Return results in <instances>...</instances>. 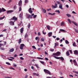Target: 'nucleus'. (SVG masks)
I'll use <instances>...</instances> for the list:
<instances>
[{
	"instance_id": "obj_18",
	"label": "nucleus",
	"mask_w": 78,
	"mask_h": 78,
	"mask_svg": "<svg viewBox=\"0 0 78 78\" xmlns=\"http://www.w3.org/2000/svg\"><path fill=\"white\" fill-rule=\"evenodd\" d=\"M48 37H51V35H52V32H49L48 34Z\"/></svg>"
},
{
	"instance_id": "obj_20",
	"label": "nucleus",
	"mask_w": 78,
	"mask_h": 78,
	"mask_svg": "<svg viewBox=\"0 0 78 78\" xmlns=\"http://www.w3.org/2000/svg\"><path fill=\"white\" fill-rule=\"evenodd\" d=\"M23 28H22L20 29V33H23Z\"/></svg>"
},
{
	"instance_id": "obj_14",
	"label": "nucleus",
	"mask_w": 78,
	"mask_h": 78,
	"mask_svg": "<svg viewBox=\"0 0 78 78\" xmlns=\"http://www.w3.org/2000/svg\"><path fill=\"white\" fill-rule=\"evenodd\" d=\"M14 49L13 48H12L9 50V51L10 52H13V51H14Z\"/></svg>"
},
{
	"instance_id": "obj_53",
	"label": "nucleus",
	"mask_w": 78,
	"mask_h": 78,
	"mask_svg": "<svg viewBox=\"0 0 78 78\" xmlns=\"http://www.w3.org/2000/svg\"><path fill=\"white\" fill-rule=\"evenodd\" d=\"M55 12H58V13H60V12L58 10H56Z\"/></svg>"
},
{
	"instance_id": "obj_21",
	"label": "nucleus",
	"mask_w": 78,
	"mask_h": 78,
	"mask_svg": "<svg viewBox=\"0 0 78 78\" xmlns=\"http://www.w3.org/2000/svg\"><path fill=\"white\" fill-rule=\"evenodd\" d=\"M40 62L41 64H43L44 65L45 64V63H44V62L41 61H40Z\"/></svg>"
},
{
	"instance_id": "obj_49",
	"label": "nucleus",
	"mask_w": 78,
	"mask_h": 78,
	"mask_svg": "<svg viewBox=\"0 0 78 78\" xmlns=\"http://www.w3.org/2000/svg\"><path fill=\"white\" fill-rule=\"evenodd\" d=\"M56 3L58 4H60V2H59L58 1H56Z\"/></svg>"
},
{
	"instance_id": "obj_8",
	"label": "nucleus",
	"mask_w": 78,
	"mask_h": 78,
	"mask_svg": "<svg viewBox=\"0 0 78 78\" xmlns=\"http://www.w3.org/2000/svg\"><path fill=\"white\" fill-rule=\"evenodd\" d=\"M10 20H15V21H16L17 20V18L16 17V16H14L12 17V18Z\"/></svg>"
},
{
	"instance_id": "obj_61",
	"label": "nucleus",
	"mask_w": 78,
	"mask_h": 78,
	"mask_svg": "<svg viewBox=\"0 0 78 78\" xmlns=\"http://www.w3.org/2000/svg\"><path fill=\"white\" fill-rule=\"evenodd\" d=\"M41 33L40 32L38 33V36H40L41 35Z\"/></svg>"
},
{
	"instance_id": "obj_54",
	"label": "nucleus",
	"mask_w": 78,
	"mask_h": 78,
	"mask_svg": "<svg viewBox=\"0 0 78 78\" xmlns=\"http://www.w3.org/2000/svg\"><path fill=\"white\" fill-rule=\"evenodd\" d=\"M42 33H43V34H46V32H44V31H42Z\"/></svg>"
},
{
	"instance_id": "obj_63",
	"label": "nucleus",
	"mask_w": 78,
	"mask_h": 78,
	"mask_svg": "<svg viewBox=\"0 0 78 78\" xmlns=\"http://www.w3.org/2000/svg\"><path fill=\"white\" fill-rule=\"evenodd\" d=\"M51 10V8L49 9H47V10L48 11H49V10Z\"/></svg>"
},
{
	"instance_id": "obj_37",
	"label": "nucleus",
	"mask_w": 78,
	"mask_h": 78,
	"mask_svg": "<svg viewBox=\"0 0 78 78\" xmlns=\"http://www.w3.org/2000/svg\"><path fill=\"white\" fill-rule=\"evenodd\" d=\"M68 22H69V23H70L71 24V20H70L69 19H68Z\"/></svg>"
},
{
	"instance_id": "obj_34",
	"label": "nucleus",
	"mask_w": 78,
	"mask_h": 78,
	"mask_svg": "<svg viewBox=\"0 0 78 78\" xmlns=\"http://www.w3.org/2000/svg\"><path fill=\"white\" fill-rule=\"evenodd\" d=\"M73 45L74 47H76V44L75 42H74L73 43Z\"/></svg>"
},
{
	"instance_id": "obj_23",
	"label": "nucleus",
	"mask_w": 78,
	"mask_h": 78,
	"mask_svg": "<svg viewBox=\"0 0 78 78\" xmlns=\"http://www.w3.org/2000/svg\"><path fill=\"white\" fill-rule=\"evenodd\" d=\"M28 37V35L27 33H26L24 36V37L25 38H27V37Z\"/></svg>"
},
{
	"instance_id": "obj_11",
	"label": "nucleus",
	"mask_w": 78,
	"mask_h": 78,
	"mask_svg": "<svg viewBox=\"0 0 78 78\" xmlns=\"http://www.w3.org/2000/svg\"><path fill=\"white\" fill-rule=\"evenodd\" d=\"M14 12V11L13 10H8L7 13V14H9V13H11L12 12Z\"/></svg>"
},
{
	"instance_id": "obj_52",
	"label": "nucleus",
	"mask_w": 78,
	"mask_h": 78,
	"mask_svg": "<svg viewBox=\"0 0 78 78\" xmlns=\"http://www.w3.org/2000/svg\"><path fill=\"white\" fill-rule=\"evenodd\" d=\"M2 10L1 8L0 9V13L2 12Z\"/></svg>"
},
{
	"instance_id": "obj_5",
	"label": "nucleus",
	"mask_w": 78,
	"mask_h": 78,
	"mask_svg": "<svg viewBox=\"0 0 78 78\" xmlns=\"http://www.w3.org/2000/svg\"><path fill=\"white\" fill-rule=\"evenodd\" d=\"M24 45V44H21L20 45V48L21 50H23V49Z\"/></svg>"
},
{
	"instance_id": "obj_29",
	"label": "nucleus",
	"mask_w": 78,
	"mask_h": 78,
	"mask_svg": "<svg viewBox=\"0 0 78 78\" xmlns=\"http://www.w3.org/2000/svg\"><path fill=\"white\" fill-rule=\"evenodd\" d=\"M12 0H9L8 2V4H9V3H10L12 2Z\"/></svg>"
},
{
	"instance_id": "obj_48",
	"label": "nucleus",
	"mask_w": 78,
	"mask_h": 78,
	"mask_svg": "<svg viewBox=\"0 0 78 78\" xmlns=\"http://www.w3.org/2000/svg\"><path fill=\"white\" fill-rule=\"evenodd\" d=\"M7 31V29H4L3 30L2 32H4V31Z\"/></svg>"
},
{
	"instance_id": "obj_36",
	"label": "nucleus",
	"mask_w": 78,
	"mask_h": 78,
	"mask_svg": "<svg viewBox=\"0 0 78 78\" xmlns=\"http://www.w3.org/2000/svg\"><path fill=\"white\" fill-rule=\"evenodd\" d=\"M2 11L3 12H5L6 11V10L4 8H2Z\"/></svg>"
},
{
	"instance_id": "obj_28",
	"label": "nucleus",
	"mask_w": 78,
	"mask_h": 78,
	"mask_svg": "<svg viewBox=\"0 0 78 78\" xmlns=\"http://www.w3.org/2000/svg\"><path fill=\"white\" fill-rule=\"evenodd\" d=\"M47 29L48 30H50V27L49 25H48L47 26Z\"/></svg>"
},
{
	"instance_id": "obj_43",
	"label": "nucleus",
	"mask_w": 78,
	"mask_h": 78,
	"mask_svg": "<svg viewBox=\"0 0 78 78\" xmlns=\"http://www.w3.org/2000/svg\"><path fill=\"white\" fill-rule=\"evenodd\" d=\"M20 60H24V58H23L22 57H20Z\"/></svg>"
},
{
	"instance_id": "obj_26",
	"label": "nucleus",
	"mask_w": 78,
	"mask_h": 78,
	"mask_svg": "<svg viewBox=\"0 0 78 78\" xmlns=\"http://www.w3.org/2000/svg\"><path fill=\"white\" fill-rule=\"evenodd\" d=\"M65 42L66 44H68L69 43V42L67 40H65Z\"/></svg>"
},
{
	"instance_id": "obj_51",
	"label": "nucleus",
	"mask_w": 78,
	"mask_h": 78,
	"mask_svg": "<svg viewBox=\"0 0 78 78\" xmlns=\"http://www.w3.org/2000/svg\"><path fill=\"white\" fill-rule=\"evenodd\" d=\"M41 41H42L43 42H44V39L43 38H41Z\"/></svg>"
},
{
	"instance_id": "obj_64",
	"label": "nucleus",
	"mask_w": 78,
	"mask_h": 78,
	"mask_svg": "<svg viewBox=\"0 0 78 78\" xmlns=\"http://www.w3.org/2000/svg\"><path fill=\"white\" fill-rule=\"evenodd\" d=\"M72 13H73L74 14H76V12H75L74 11H73L72 12Z\"/></svg>"
},
{
	"instance_id": "obj_12",
	"label": "nucleus",
	"mask_w": 78,
	"mask_h": 78,
	"mask_svg": "<svg viewBox=\"0 0 78 78\" xmlns=\"http://www.w3.org/2000/svg\"><path fill=\"white\" fill-rule=\"evenodd\" d=\"M29 12L31 14H32L33 12V11L32 10L31 8H30L29 9Z\"/></svg>"
},
{
	"instance_id": "obj_47",
	"label": "nucleus",
	"mask_w": 78,
	"mask_h": 78,
	"mask_svg": "<svg viewBox=\"0 0 78 78\" xmlns=\"http://www.w3.org/2000/svg\"><path fill=\"white\" fill-rule=\"evenodd\" d=\"M14 65L13 66L15 67H17V65L13 64Z\"/></svg>"
},
{
	"instance_id": "obj_60",
	"label": "nucleus",
	"mask_w": 78,
	"mask_h": 78,
	"mask_svg": "<svg viewBox=\"0 0 78 78\" xmlns=\"http://www.w3.org/2000/svg\"><path fill=\"white\" fill-rule=\"evenodd\" d=\"M56 40H57V41H58L59 40H60V39L59 38H58L57 37L56 39Z\"/></svg>"
},
{
	"instance_id": "obj_3",
	"label": "nucleus",
	"mask_w": 78,
	"mask_h": 78,
	"mask_svg": "<svg viewBox=\"0 0 78 78\" xmlns=\"http://www.w3.org/2000/svg\"><path fill=\"white\" fill-rule=\"evenodd\" d=\"M44 72L48 74L49 75H51V72H49L48 70H47L46 69H44Z\"/></svg>"
},
{
	"instance_id": "obj_45",
	"label": "nucleus",
	"mask_w": 78,
	"mask_h": 78,
	"mask_svg": "<svg viewBox=\"0 0 78 78\" xmlns=\"http://www.w3.org/2000/svg\"><path fill=\"white\" fill-rule=\"evenodd\" d=\"M43 10L44 12L45 13L46 12V10L45 9H42Z\"/></svg>"
},
{
	"instance_id": "obj_44",
	"label": "nucleus",
	"mask_w": 78,
	"mask_h": 78,
	"mask_svg": "<svg viewBox=\"0 0 78 78\" xmlns=\"http://www.w3.org/2000/svg\"><path fill=\"white\" fill-rule=\"evenodd\" d=\"M48 14L49 15H54L55 14V13H53V14H51L50 13H49Z\"/></svg>"
},
{
	"instance_id": "obj_38",
	"label": "nucleus",
	"mask_w": 78,
	"mask_h": 78,
	"mask_svg": "<svg viewBox=\"0 0 78 78\" xmlns=\"http://www.w3.org/2000/svg\"><path fill=\"white\" fill-rule=\"evenodd\" d=\"M60 31H62L63 32H65V31L63 29H60Z\"/></svg>"
},
{
	"instance_id": "obj_59",
	"label": "nucleus",
	"mask_w": 78,
	"mask_h": 78,
	"mask_svg": "<svg viewBox=\"0 0 78 78\" xmlns=\"http://www.w3.org/2000/svg\"><path fill=\"white\" fill-rule=\"evenodd\" d=\"M4 35H0V37H3Z\"/></svg>"
},
{
	"instance_id": "obj_31",
	"label": "nucleus",
	"mask_w": 78,
	"mask_h": 78,
	"mask_svg": "<svg viewBox=\"0 0 78 78\" xmlns=\"http://www.w3.org/2000/svg\"><path fill=\"white\" fill-rule=\"evenodd\" d=\"M19 16L20 18H22V13L20 14Z\"/></svg>"
},
{
	"instance_id": "obj_1",
	"label": "nucleus",
	"mask_w": 78,
	"mask_h": 78,
	"mask_svg": "<svg viewBox=\"0 0 78 78\" xmlns=\"http://www.w3.org/2000/svg\"><path fill=\"white\" fill-rule=\"evenodd\" d=\"M54 57L57 59H60V60L62 61H63L64 60V58L62 57H56L55 56H54Z\"/></svg>"
},
{
	"instance_id": "obj_57",
	"label": "nucleus",
	"mask_w": 78,
	"mask_h": 78,
	"mask_svg": "<svg viewBox=\"0 0 78 78\" xmlns=\"http://www.w3.org/2000/svg\"><path fill=\"white\" fill-rule=\"evenodd\" d=\"M19 11H21V10H22V8H21V7H20V8H19Z\"/></svg>"
},
{
	"instance_id": "obj_13",
	"label": "nucleus",
	"mask_w": 78,
	"mask_h": 78,
	"mask_svg": "<svg viewBox=\"0 0 78 78\" xmlns=\"http://www.w3.org/2000/svg\"><path fill=\"white\" fill-rule=\"evenodd\" d=\"M33 74L34 76H39V74H38V73H33Z\"/></svg>"
},
{
	"instance_id": "obj_55",
	"label": "nucleus",
	"mask_w": 78,
	"mask_h": 78,
	"mask_svg": "<svg viewBox=\"0 0 78 78\" xmlns=\"http://www.w3.org/2000/svg\"><path fill=\"white\" fill-rule=\"evenodd\" d=\"M25 2L26 3H28V0H25Z\"/></svg>"
},
{
	"instance_id": "obj_35",
	"label": "nucleus",
	"mask_w": 78,
	"mask_h": 78,
	"mask_svg": "<svg viewBox=\"0 0 78 78\" xmlns=\"http://www.w3.org/2000/svg\"><path fill=\"white\" fill-rule=\"evenodd\" d=\"M0 49L1 50H5V49L4 48H0Z\"/></svg>"
},
{
	"instance_id": "obj_32",
	"label": "nucleus",
	"mask_w": 78,
	"mask_h": 78,
	"mask_svg": "<svg viewBox=\"0 0 78 78\" xmlns=\"http://www.w3.org/2000/svg\"><path fill=\"white\" fill-rule=\"evenodd\" d=\"M37 59H42V60H44V59L41 58H40V57H37Z\"/></svg>"
},
{
	"instance_id": "obj_62",
	"label": "nucleus",
	"mask_w": 78,
	"mask_h": 78,
	"mask_svg": "<svg viewBox=\"0 0 78 78\" xmlns=\"http://www.w3.org/2000/svg\"><path fill=\"white\" fill-rule=\"evenodd\" d=\"M69 51L71 54H72V50H69Z\"/></svg>"
},
{
	"instance_id": "obj_39",
	"label": "nucleus",
	"mask_w": 78,
	"mask_h": 78,
	"mask_svg": "<svg viewBox=\"0 0 78 78\" xmlns=\"http://www.w3.org/2000/svg\"><path fill=\"white\" fill-rule=\"evenodd\" d=\"M6 64L8 65H9V66L11 65V64H10V63H9L8 62H6Z\"/></svg>"
},
{
	"instance_id": "obj_30",
	"label": "nucleus",
	"mask_w": 78,
	"mask_h": 78,
	"mask_svg": "<svg viewBox=\"0 0 78 78\" xmlns=\"http://www.w3.org/2000/svg\"><path fill=\"white\" fill-rule=\"evenodd\" d=\"M31 26V25H30V23H29L28 25V28L29 29V28H30V26Z\"/></svg>"
},
{
	"instance_id": "obj_56",
	"label": "nucleus",
	"mask_w": 78,
	"mask_h": 78,
	"mask_svg": "<svg viewBox=\"0 0 78 78\" xmlns=\"http://www.w3.org/2000/svg\"><path fill=\"white\" fill-rule=\"evenodd\" d=\"M50 51H54V49H51Z\"/></svg>"
},
{
	"instance_id": "obj_22",
	"label": "nucleus",
	"mask_w": 78,
	"mask_h": 78,
	"mask_svg": "<svg viewBox=\"0 0 78 78\" xmlns=\"http://www.w3.org/2000/svg\"><path fill=\"white\" fill-rule=\"evenodd\" d=\"M64 25V22H62L61 23V26L63 27Z\"/></svg>"
},
{
	"instance_id": "obj_42",
	"label": "nucleus",
	"mask_w": 78,
	"mask_h": 78,
	"mask_svg": "<svg viewBox=\"0 0 78 78\" xmlns=\"http://www.w3.org/2000/svg\"><path fill=\"white\" fill-rule=\"evenodd\" d=\"M7 59L9 60L10 61H12V59L9 58H8Z\"/></svg>"
},
{
	"instance_id": "obj_41",
	"label": "nucleus",
	"mask_w": 78,
	"mask_h": 78,
	"mask_svg": "<svg viewBox=\"0 0 78 78\" xmlns=\"http://www.w3.org/2000/svg\"><path fill=\"white\" fill-rule=\"evenodd\" d=\"M35 66L37 67V69H39V67L38 66V65L37 64H35Z\"/></svg>"
},
{
	"instance_id": "obj_40",
	"label": "nucleus",
	"mask_w": 78,
	"mask_h": 78,
	"mask_svg": "<svg viewBox=\"0 0 78 78\" xmlns=\"http://www.w3.org/2000/svg\"><path fill=\"white\" fill-rule=\"evenodd\" d=\"M16 8H17V6H16V5H15L14 6H13V9H16Z\"/></svg>"
},
{
	"instance_id": "obj_16",
	"label": "nucleus",
	"mask_w": 78,
	"mask_h": 78,
	"mask_svg": "<svg viewBox=\"0 0 78 78\" xmlns=\"http://www.w3.org/2000/svg\"><path fill=\"white\" fill-rule=\"evenodd\" d=\"M62 6V4H60L59 5V8L61 9H63Z\"/></svg>"
},
{
	"instance_id": "obj_10",
	"label": "nucleus",
	"mask_w": 78,
	"mask_h": 78,
	"mask_svg": "<svg viewBox=\"0 0 78 78\" xmlns=\"http://www.w3.org/2000/svg\"><path fill=\"white\" fill-rule=\"evenodd\" d=\"M74 52V54H76V55H78V51L76 50H75V51H73Z\"/></svg>"
},
{
	"instance_id": "obj_58",
	"label": "nucleus",
	"mask_w": 78,
	"mask_h": 78,
	"mask_svg": "<svg viewBox=\"0 0 78 78\" xmlns=\"http://www.w3.org/2000/svg\"><path fill=\"white\" fill-rule=\"evenodd\" d=\"M75 31L77 33H78V30H77L76 29H75Z\"/></svg>"
},
{
	"instance_id": "obj_27",
	"label": "nucleus",
	"mask_w": 78,
	"mask_h": 78,
	"mask_svg": "<svg viewBox=\"0 0 78 78\" xmlns=\"http://www.w3.org/2000/svg\"><path fill=\"white\" fill-rule=\"evenodd\" d=\"M58 44L57 43H55V46L54 47V48H55L56 46H58Z\"/></svg>"
},
{
	"instance_id": "obj_15",
	"label": "nucleus",
	"mask_w": 78,
	"mask_h": 78,
	"mask_svg": "<svg viewBox=\"0 0 78 78\" xmlns=\"http://www.w3.org/2000/svg\"><path fill=\"white\" fill-rule=\"evenodd\" d=\"M72 23H74L77 27L78 26V24L76 22H75L74 21H72Z\"/></svg>"
},
{
	"instance_id": "obj_17",
	"label": "nucleus",
	"mask_w": 78,
	"mask_h": 78,
	"mask_svg": "<svg viewBox=\"0 0 78 78\" xmlns=\"http://www.w3.org/2000/svg\"><path fill=\"white\" fill-rule=\"evenodd\" d=\"M73 62L74 63L75 65V66H77V62H76L75 60H73Z\"/></svg>"
},
{
	"instance_id": "obj_2",
	"label": "nucleus",
	"mask_w": 78,
	"mask_h": 78,
	"mask_svg": "<svg viewBox=\"0 0 78 78\" xmlns=\"http://www.w3.org/2000/svg\"><path fill=\"white\" fill-rule=\"evenodd\" d=\"M60 54L61 53L59 51H58L56 53H53V55H55L56 56H58L60 55Z\"/></svg>"
},
{
	"instance_id": "obj_7",
	"label": "nucleus",
	"mask_w": 78,
	"mask_h": 78,
	"mask_svg": "<svg viewBox=\"0 0 78 78\" xmlns=\"http://www.w3.org/2000/svg\"><path fill=\"white\" fill-rule=\"evenodd\" d=\"M22 2L21 0H20L18 3L19 5L20 6H22Z\"/></svg>"
},
{
	"instance_id": "obj_9",
	"label": "nucleus",
	"mask_w": 78,
	"mask_h": 78,
	"mask_svg": "<svg viewBox=\"0 0 78 78\" xmlns=\"http://www.w3.org/2000/svg\"><path fill=\"white\" fill-rule=\"evenodd\" d=\"M58 5L55 3V5H52V7H53V8H56L57 7Z\"/></svg>"
},
{
	"instance_id": "obj_24",
	"label": "nucleus",
	"mask_w": 78,
	"mask_h": 78,
	"mask_svg": "<svg viewBox=\"0 0 78 78\" xmlns=\"http://www.w3.org/2000/svg\"><path fill=\"white\" fill-rule=\"evenodd\" d=\"M21 42H22V39H21V38H20L18 41V43L19 44H20Z\"/></svg>"
},
{
	"instance_id": "obj_50",
	"label": "nucleus",
	"mask_w": 78,
	"mask_h": 78,
	"mask_svg": "<svg viewBox=\"0 0 78 78\" xmlns=\"http://www.w3.org/2000/svg\"><path fill=\"white\" fill-rule=\"evenodd\" d=\"M32 47L33 48H34V49H36V48L34 46H32Z\"/></svg>"
},
{
	"instance_id": "obj_46",
	"label": "nucleus",
	"mask_w": 78,
	"mask_h": 78,
	"mask_svg": "<svg viewBox=\"0 0 78 78\" xmlns=\"http://www.w3.org/2000/svg\"><path fill=\"white\" fill-rule=\"evenodd\" d=\"M37 15H34V16H33V18L34 19L36 17Z\"/></svg>"
},
{
	"instance_id": "obj_25",
	"label": "nucleus",
	"mask_w": 78,
	"mask_h": 78,
	"mask_svg": "<svg viewBox=\"0 0 78 78\" xmlns=\"http://www.w3.org/2000/svg\"><path fill=\"white\" fill-rule=\"evenodd\" d=\"M5 18V16H4L3 17H0V20H2L3 19H4Z\"/></svg>"
},
{
	"instance_id": "obj_19",
	"label": "nucleus",
	"mask_w": 78,
	"mask_h": 78,
	"mask_svg": "<svg viewBox=\"0 0 78 78\" xmlns=\"http://www.w3.org/2000/svg\"><path fill=\"white\" fill-rule=\"evenodd\" d=\"M66 55H67V56H68L70 55V54H69V52L68 51L66 52Z\"/></svg>"
},
{
	"instance_id": "obj_33",
	"label": "nucleus",
	"mask_w": 78,
	"mask_h": 78,
	"mask_svg": "<svg viewBox=\"0 0 78 78\" xmlns=\"http://www.w3.org/2000/svg\"><path fill=\"white\" fill-rule=\"evenodd\" d=\"M66 15L68 17H71V15L70 14H66Z\"/></svg>"
},
{
	"instance_id": "obj_4",
	"label": "nucleus",
	"mask_w": 78,
	"mask_h": 78,
	"mask_svg": "<svg viewBox=\"0 0 78 78\" xmlns=\"http://www.w3.org/2000/svg\"><path fill=\"white\" fill-rule=\"evenodd\" d=\"M34 13H32V15H30V14H28L27 15V17L28 19H29L30 18L31 19L32 18V16H34Z\"/></svg>"
},
{
	"instance_id": "obj_6",
	"label": "nucleus",
	"mask_w": 78,
	"mask_h": 78,
	"mask_svg": "<svg viewBox=\"0 0 78 78\" xmlns=\"http://www.w3.org/2000/svg\"><path fill=\"white\" fill-rule=\"evenodd\" d=\"M9 23L11 26H13L14 25V22L11 21L9 22Z\"/></svg>"
}]
</instances>
